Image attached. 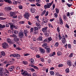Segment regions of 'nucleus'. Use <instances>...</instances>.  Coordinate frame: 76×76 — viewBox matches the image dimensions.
Instances as JSON below:
<instances>
[{
    "label": "nucleus",
    "mask_w": 76,
    "mask_h": 76,
    "mask_svg": "<svg viewBox=\"0 0 76 76\" xmlns=\"http://www.w3.org/2000/svg\"><path fill=\"white\" fill-rule=\"evenodd\" d=\"M13 57H16V53L13 54Z\"/></svg>",
    "instance_id": "e2e57ef3"
},
{
    "label": "nucleus",
    "mask_w": 76,
    "mask_h": 76,
    "mask_svg": "<svg viewBox=\"0 0 76 76\" xmlns=\"http://www.w3.org/2000/svg\"><path fill=\"white\" fill-rule=\"evenodd\" d=\"M47 29H48V27H45L44 28H42V31L43 32H47L48 31Z\"/></svg>",
    "instance_id": "1a4fd4ad"
},
{
    "label": "nucleus",
    "mask_w": 76,
    "mask_h": 76,
    "mask_svg": "<svg viewBox=\"0 0 76 76\" xmlns=\"http://www.w3.org/2000/svg\"><path fill=\"white\" fill-rule=\"evenodd\" d=\"M53 1H52L50 3H47V5H44V7L45 9H49L50 8V7L51 6V5L53 4Z\"/></svg>",
    "instance_id": "f257e3e1"
},
{
    "label": "nucleus",
    "mask_w": 76,
    "mask_h": 76,
    "mask_svg": "<svg viewBox=\"0 0 76 76\" xmlns=\"http://www.w3.org/2000/svg\"><path fill=\"white\" fill-rule=\"evenodd\" d=\"M36 26H37V28H38L39 29H41V24L39 23H36Z\"/></svg>",
    "instance_id": "f8f14e48"
},
{
    "label": "nucleus",
    "mask_w": 76,
    "mask_h": 76,
    "mask_svg": "<svg viewBox=\"0 0 76 76\" xmlns=\"http://www.w3.org/2000/svg\"><path fill=\"white\" fill-rule=\"evenodd\" d=\"M49 26L50 28H53V26L52 25V24H49Z\"/></svg>",
    "instance_id": "8fccbe9b"
},
{
    "label": "nucleus",
    "mask_w": 76,
    "mask_h": 76,
    "mask_svg": "<svg viewBox=\"0 0 76 76\" xmlns=\"http://www.w3.org/2000/svg\"><path fill=\"white\" fill-rule=\"evenodd\" d=\"M15 12H10V15L11 16H13L15 15Z\"/></svg>",
    "instance_id": "393cba45"
},
{
    "label": "nucleus",
    "mask_w": 76,
    "mask_h": 76,
    "mask_svg": "<svg viewBox=\"0 0 76 76\" xmlns=\"http://www.w3.org/2000/svg\"><path fill=\"white\" fill-rule=\"evenodd\" d=\"M37 40L40 41H42V36H39L37 39Z\"/></svg>",
    "instance_id": "b1692460"
},
{
    "label": "nucleus",
    "mask_w": 76,
    "mask_h": 76,
    "mask_svg": "<svg viewBox=\"0 0 76 76\" xmlns=\"http://www.w3.org/2000/svg\"><path fill=\"white\" fill-rule=\"evenodd\" d=\"M30 34H32L33 32H34V28H31L30 29Z\"/></svg>",
    "instance_id": "c756f323"
},
{
    "label": "nucleus",
    "mask_w": 76,
    "mask_h": 76,
    "mask_svg": "<svg viewBox=\"0 0 76 76\" xmlns=\"http://www.w3.org/2000/svg\"><path fill=\"white\" fill-rule=\"evenodd\" d=\"M73 56V53H70V55H69V57L70 58H71Z\"/></svg>",
    "instance_id": "ea45409f"
},
{
    "label": "nucleus",
    "mask_w": 76,
    "mask_h": 76,
    "mask_svg": "<svg viewBox=\"0 0 76 76\" xmlns=\"http://www.w3.org/2000/svg\"><path fill=\"white\" fill-rule=\"evenodd\" d=\"M2 47L4 48H6L9 47L8 44L7 43H4L2 44Z\"/></svg>",
    "instance_id": "423d86ee"
},
{
    "label": "nucleus",
    "mask_w": 76,
    "mask_h": 76,
    "mask_svg": "<svg viewBox=\"0 0 76 76\" xmlns=\"http://www.w3.org/2000/svg\"><path fill=\"white\" fill-rule=\"evenodd\" d=\"M23 34H24L26 37H28L29 35V31L27 30H24L23 32Z\"/></svg>",
    "instance_id": "39448f33"
},
{
    "label": "nucleus",
    "mask_w": 76,
    "mask_h": 76,
    "mask_svg": "<svg viewBox=\"0 0 76 76\" xmlns=\"http://www.w3.org/2000/svg\"><path fill=\"white\" fill-rule=\"evenodd\" d=\"M58 66L59 67H63V64H59L58 65Z\"/></svg>",
    "instance_id": "6e6d98bb"
},
{
    "label": "nucleus",
    "mask_w": 76,
    "mask_h": 76,
    "mask_svg": "<svg viewBox=\"0 0 76 76\" xmlns=\"http://www.w3.org/2000/svg\"><path fill=\"white\" fill-rule=\"evenodd\" d=\"M4 1L6 3H8L9 4H12V2L11 0H4Z\"/></svg>",
    "instance_id": "4468645a"
},
{
    "label": "nucleus",
    "mask_w": 76,
    "mask_h": 76,
    "mask_svg": "<svg viewBox=\"0 0 76 76\" xmlns=\"http://www.w3.org/2000/svg\"><path fill=\"white\" fill-rule=\"evenodd\" d=\"M67 64L69 66H71L72 65V62L70 61H67Z\"/></svg>",
    "instance_id": "aec40b11"
},
{
    "label": "nucleus",
    "mask_w": 76,
    "mask_h": 76,
    "mask_svg": "<svg viewBox=\"0 0 76 76\" xmlns=\"http://www.w3.org/2000/svg\"><path fill=\"white\" fill-rule=\"evenodd\" d=\"M67 47L69 48H72V46H71V44H68Z\"/></svg>",
    "instance_id": "a19ab883"
},
{
    "label": "nucleus",
    "mask_w": 76,
    "mask_h": 76,
    "mask_svg": "<svg viewBox=\"0 0 76 76\" xmlns=\"http://www.w3.org/2000/svg\"><path fill=\"white\" fill-rule=\"evenodd\" d=\"M59 23L61 25H63V21L61 17L59 18Z\"/></svg>",
    "instance_id": "a211bd4d"
},
{
    "label": "nucleus",
    "mask_w": 76,
    "mask_h": 76,
    "mask_svg": "<svg viewBox=\"0 0 76 76\" xmlns=\"http://www.w3.org/2000/svg\"><path fill=\"white\" fill-rule=\"evenodd\" d=\"M55 10L57 13H59V9H58V8H55Z\"/></svg>",
    "instance_id": "2f4dec72"
},
{
    "label": "nucleus",
    "mask_w": 76,
    "mask_h": 76,
    "mask_svg": "<svg viewBox=\"0 0 76 76\" xmlns=\"http://www.w3.org/2000/svg\"><path fill=\"white\" fill-rule=\"evenodd\" d=\"M66 16L68 17H69V16L70 17V12H68V13L67 14Z\"/></svg>",
    "instance_id": "338daca9"
},
{
    "label": "nucleus",
    "mask_w": 76,
    "mask_h": 76,
    "mask_svg": "<svg viewBox=\"0 0 76 76\" xmlns=\"http://www.w3.org/2000/svg\"><path fill=\"white\" fill-rule=\"evenodd\" d=\"M14 41H15V42H18L19 41V38H18V37H16L14 38Z\"/></svg>",
    "instance_id": "6ab92c4d"
},
{
    "label": "nucleus",
    "mask_w": 76,
    "mask_h": 76,
    "mask_svg": "<svg viewBox=\"0 0 76 76\" xmlns=\"http://www.w3.org/2000/svg\"><path fill=\"white\" fill-rule=\"evenodd\" d=\"M48 41H49V42H50V41H52V39H52V38H51V37H48Z\"/></svg>",
    "instance_id": "58836bf2"
},
{
    "label": "nucleus",
    "mask_w": 76,
    "mask_h": 76,
    "mask_svg": "<svg viewBox=\"0 0 76 76\" xmlns=\"http://www.w3.org/2000/svg\"><path fill=\"white\" fill-rule=\"evenodd\" d=\"M19 23L20 24H24L25 23V21H20Z\"/></svg>",
    "instance_id": "37998d69"
},
{
    "label": "nucleus",
    "mask_w": 76,
    "mask_h": 76,
    "mask_svg": "<svg viewBox=\"0 0 76 76\" xmlns=\"http://www.w3.org/2000/svg\"><path fill=\"white\" fill-rule=\"evenodd\" d=\"M22 75H23L24 76H27L28 75V72L26 71H24L23 73H21Z\"/></svg>",
    "instance_id": "dca6fc26"
},
{
    "label": "nucleus",
    "mask_w": 76,
    "mask_h": 76,
    "mask_svg": "<svg viewBox=\"0 0 76 76\" xmlns=\"http://www.w3.org/2000/svg\"><path fill=\"white\" fill-rule=\"evenodd\" d=\"M42 20L43 23H46L48 22V19L47 18L45 17L42 18Z\"/></svg>",
    "instance_id": "6e6552de"
},
{
    "label": "nucleus",
    "mask_w": 76,
    "mask_h": 76,
    "mask_svg": "<svg viewBox=\"0 0 76 76\" xmlns=\"http://www.w3.org/2000/svg\"><path fill=\"white\" fill-rule=\"evenodd\" d=\"M66 73H68L70 72V71L69 70V68H67L65 70Z\"/></svg>",
    "instance_id": "7c9ffc66"
},
{
    "label": "nucleus",
    "mask_w": 76,
    "mask_h": 76,
    "mask_svg": "<svg viewBox=\"0 0 76 76\" xmlns=\"http://www.w3.org/2000/svg\"><path fill=\"white\" fill-rule=\"evenodd\" d=\"M45 12H46V10H44L41 15V16H43L45 14Z\"/></svg>",
    "instance_id": "4c0bfd02"
},
{
    "label": "nucleus",
    "mask_w": 76,
    "mask_h": 76,
    "mask_svg": "<svg viewBox=\"0 0 76 76\" xmlns=\"http://www.w3.org/2000/svg\"><path fill=\"white\" fill-rule=\"evenodd\" d=\"M45 35L46 37H48V36H49V34L47 32L45 33Z\"/></svg>",
    "instance_id": "13d9d810"
},
{
    "label": "nucleus",
    "mask_w": 76,
    "mask_h": 76,
    "mask_svg": "<svg viewBox=\"0 0 76 76\" xmlns=\"http://www.w3.org/2000/svg\"><path fill=\"white\" fill-rule=\"evenodd\" d=\"M31 13H35V8H32L31 10Z\"/></svg>",
    "instance_id": "a878e982"
},
{
    "label": "nucleus",
    "mask_w": 76,
    "mask_h": 76,
    "mask_svg": "<svg viewBox=\"0 0 76 76\" xmlns=\"http://www.w3.org/2000/svg\"><path fill=\"white\" fill-rule=\"evenodd\" d=\"M7 41L8 43L9 44H12V41H11V40L9 38H7Z\"/></svg>",
    "instance_id": "4be33fe9"
},
{
    "label": "nucleus",
    "mask_w": 76,
    "mask_h": 76,
    "mask_svg": "<svg viewBox=\"0 0 76 76\" xmlns=\"http://www.w3.org/2000/svg\"><path fill=\"white\" fill-rule=\"evenodd\" d=\"M36 56L37 58H40V57H41V56H39V55H36Z\"/></svg>",
    "instance_id": "69168bd1"
},
{
    "label": "nucleus",
    "mask_w": 76,
    "mask_h": 76,
    "mask_svg": "<svg viewBox=\"0 0 76 76\" xmlns=\"http://www.w3.org/2000/svg\"><path fill=\"white\" fill-rule=\"evenodd\" d=\"M45 49H46V52H47V53H50V47L48 46V47L47 48H45Z\"/></svg>",
    "instance_id": "2eb2a0df"
},
{
    "label": "nucleus",
    "mask_w": 76,
    "mask_h": 76,
    "mask_svg": "<svg viewBox=\"0 0 76 76\" xmlns=\"http://www.w3.org/2000/svg\"><path fill=\"white\" fill-rule=\"evenodd\" d=\"M34 31H38L39 28L37 27H34Z\"/></svg>",
    "instance_id": "c85d7f7f"
},
{
    "label": "nucleus",
    "mask_w": 76,
    "mask_h": 76,
    "mask_svg": "<svg viewBox=\"0 0 76 76\" xmlns=\"http://www.w3.org/2000/svg\"><path fill=\"white\" fill-rule=\"evenodd\" d=\"M30 13L28 12H26L25 14L24 15V18H26L27 20H29V17H30Z\"/></svg>",
    "instance_id": "f03ea898"
},
{
    "label": "nucleus",
    "mask_w": 76,
    "mask_h": 76,
    "mask_svg": "<svg viewBox=\"0 0 76 76\" xmlns=\"http://www.w3.org/2000/svg\"><path fill=\"white\" fill-rule=\"evenodd\" d=\"M65 27H66L68 29H69V26L67 24H66Z\"/></svg>",
    "instance_id": "0e129e2a"
},
{
    "label": "nucleus",
    "mask_w": 76,
    "mask_h": 76,
    "mask_svg": "<svg viewBox=\"0 0 76 76\" xmlns=\"http://www.w3.org/2000/svg\"><path fill=\"white\" fill-rule=\"evenodd\" d=\"M23 63L24 64V65H26L28 64V62L26 61H23Z\"/></svg>",
    "instance_id": "e433bc0d"
},
{
    "label": "nucleus",
    "mask_w": 76,
    "mask_h": 76,
    "mask_svg": "<svg viewBox=\"0 0 76 76\" xmlns=\"http://www.w3.org/2000/svg\"><path fill=\"white\" fill-rule=\"evenodd\" d=\"M64 18L65 20H66L67 19V17L65 15H64Z\"/></svg>",
    "instance_id": "4d7b16f0"
},
{
    "label": "nucleus",
    "mask_w": 76,
    "mask_h": 76,
    "mask_svg": "<svg viewBox=\"0 0 76 76\" xmlns=\"http://www.w3.org/2000/svg\"><path fill=\"white\" fill-rule=\"evenodd\" d=\"M20 57V54H18V53H16V57L17 59H19Z\"/></svg>",
    "instance_id": "bb28decb"
},
{
    "label": "nucleus",
    "mask_w": 76,
    "mask_h": 76,
    "mask_svg": "<svg viewBox=\"0 0 76 76\" xmlns=\"http://www.w3.org/2000/svg\"><path fill=\"white\" fill-rule=\"evenodd\" d=\"M31 64L32 65H33L34 64V59L33 58H31L30 60Z\"/></svg>",
    "instance_id": "5701e85b"
},
{
    "label": "nucleus",
    "mask_w": 76,
    "mask_h": 76,
    "mask_svg": "<svg viewBox=\"0 0 76 76\" xmlns=\"http://www.w3.org/2000/svg\"><path fill=\"white\" fill-rule=\"evenodd\" d=\"M58 45H59V43L58 42H56L54 45V46L55 47H58Z\"/></svg>",
    "instance_id": "72a5a7b5"
},
{
    "label": "nucleus",
    "mask_w": 76,
    "mask_h": 76,
    "mask_svg": "<svg viewBox=\"0 0 76 76\" xmlns=\"http://www.w3.org/2000/svg\"><path fill=\"white\" fill-rule=\"evenodd\" d=\"M48 44L47 43H44L43 44V45H42V47H43L44 49L45 48H47L49 46H47Z\"/></svg>",
    "instance_id": "9d476101"
},
{
    "label": "nucleus",
    "mask_w": 76,
    "mask_h": 76,
    "mask_svg": "<svg viewBox=\"0 0 76 76\" xmlns=\"http://www.w3.org/2000/svg\"><path fill=\"white\" fill-rule=\"evenodd\" d=\"M61 41L63 44H64L66 42V37L64 35H63L62 37Z\"/></svg>",
    "instance_id": "7ed1b4c3"
},
{
    "label": "nucleus",
    "mask_w": 76,
    "mask_h": 76,
    "mask_svg": "<svg viewBox=\"0 0 76 76\" xmlns=\"http://www.w3.org/2000/svg\"><path fill=\"white\" fill-rule=\"evenodd\" d=\"M55 7H56V5L54 3L53 5L52 10H54Z\"/></svg>",
    "instance_id": "3c124183"
},
{
    "label": "nucleus",
    "mask_w": 76,
    "mask_h": 76,
    "mask_svg": "<svg viewBox=\"0 0 76 76\" xmlns=\"http://www.w3.org/2000/svg\"><path fill=\"white\" fill-rule=\"evenodd\" d=\"M4 74L5 76H8L9 75V71H5L4 72Z\"/></svg>",
    "instance_id": "412c9836"
},
{
    "label": "nucleus",
    "mask_w": 76,
    "mask_h": 76,
    "mask_svg": "<svg viewBox=\"0 0 76 76\" xmlns=\"http://www.w3.org/2000/svg\"><path fill=\"white\" fill-rule=\"evenodd\" d=\"M66 5H67V6H68V7H71V6H72V3H71L70 4H69L68 3H67L66 4Z\"/></svg>",
    "instance_id": "f704fd0d"
},
{
    "label": "nucleus",
    "mask_w": 76,
    "mask_h": 76,
    "mask_svg": "<svg viewBox=\"0 0 76 76\" xmlns=\"http://www.w3.org/2000/svg\"><path fill=\"white\" fill-rule=\"evenodd\" d=\"M50 73L51 75H54V72L53 71H51L50 72Z\"/></svg>",
    "instance_id": "473e14b6"
},
{
    "label": "nucleus",
    "mask_w": 76,
    "mask_h": 76,
    "mask_svg": "<svg viewBox=\"0 0 76 76\" xmlns=\"http://www.w3.org/2000/svg\"><path fill=\"white\" fill-rule=\"evenodd\" d=\"M57 54L58 56H60V55H61V52L60 51H58L57 52Z\"/></svg>",
    "instance_id": "79ce46f5"
},
{
    "label": "nucleus",
    "mask_w": 76,
    "mask_h": 76,
    "mask_svg": "<svg viewBox=\"0 0 76 76\" xmlns=\"http://www.w3.org/2000/svg\"><path fill=\"white\" fill-rule=\"evenodd\" d=\"M0 76H4V73L2 72H0Z\"/></svg>",
    "instance_id": "de8ad7c7"
},
{
    "label": "nucleus",
    "mask_w": 76,
    "mask_h": 76,
    "mask_svg": "<svg viewBox=\"0 0 76 76\" xmlns=\"http://www.w3.org/2000/svg\"><path fill=\"white\" fill-rule=\"evenodd\" d=\"M14 69H15V67L14 66H12L10 67V68L9 69V70L10 71V72H12V71H13Z\"/></svg>",
    "instance_id": "ddd939ff"
},
{
    "label": "nucleus",
    "mask_w": 76,
    "mask_h": 76,
    "mask_svg": "<svg viewBox=\"0 0 76 76\" xmlns=\"http://www.w3.org/2000/svg\"><path fill=\"white\" fill-rule=\"evenodd\" d=\"M18 8L19 9H23V6L21 5H19L18 6Z\"/></svg>",
    "instance_id": "49530a36"
},
{
    "label": "nucleus",
    "mask_w": 76,
    "mask_h": 76,
    "mask_svg": "<svg viewBox=\"0 0 76 76\" xmlns=\"http://www.w3.org/2000/svg\"><path fill=\"white\" fill-rule=\"evenodd\" d=\"M14 34H15V35H16L17 34H18V31L16 30H15L14 32Z\"/></svg>",
    "instance_id": "603ef678"
},
{
    "label": "nucleus",
    "mask_w": 76,
    "mask_h": 76,
    "mask_svg": "<svg viewBox=\"0 0 76 76\" xmlns=\"http://www.w3.org/2000/svg\"><path fill=\"white\" fill-rule=\"evenodd\" d=\"M1 56H6V54L5 53L4 51H3L1 52Z\"/></svg>",
    "instance_id": "cd10ccee"
},
{
    "label": "nucleus",
    "mask_w": 76,
    "mask_h": 76,
    "mask_svg": "<svg viewBox=\"0 0 76 76\" xmlns=\"http://www.w3.org/2000/svg\"><path fill=\"white\" fill-rule=\"evenodd\" d=\"M30 54L29 53H26L24 54V56H29Z\"/></svg>",
    "instance_id": "774afa93"
},
{
    "label": "nucleus",
    "mask_w": 76,
    "mask_h": 76,
    "mask_svg": "<svg viewBox=\"0 0 76 76\" xmlns=\"http://www.w3.org/2000/svg\"><path fill=\"white\" fill-rule=\"evenodd\" d=\"M54 15H55V18H57V17H58V13H55L54 14Z\"/></svg>",
    "instance_id": "c03bdc74"
},
{
    "label": "nucleus",
    "mask_w": 76,
    "mask_h": 76,
    "mask_svg": "<svg viewBox=\"0 0 76 76\" xmlns=\"http://www.w3.org/2000/svg\"><path fill=\"white\" fill-rule=\"evenodd\" d=\"M39 51L41 54H43L45 53V50L44 49L39 48Z\"/></svg>",
    "instance_id": "0eeeda50"
},
{
    "label": "nucleus",
    "mask_w": 76,
    "mask_h": 76,
    "mask_svg": "<svg viewBox=\"0 0 76 76\" xmlns=\"http://www.w3.org/2000/svg\"><path fill=\"white\" fill-rule=\"evenodd\" d=\"M30 70L32 72H35V69H34V68H31L30 69Z\"/></svg>",
    "instance_id": "052dcab7"
},
{
    "label": "nucleus",
    "mask_w": 76,
    "mask_h": 76,
    "mask_svg": "<svg viewBox=\"0 0 76 76\" xmlns=\"http://www.w3.org/2000/svg\"><path fill=\"white\" fill-rule=\"evenodd\" d=\"M18 36L20 38H23V32L22 31L18 33Z\"/></svg>",
    "instance_id": "20e7f679"
},
{
    "label": "nucleus",
    "mask_w": 76,
    "mask_h": 76,
    "mask_svg": "<svg viewBox=\"0 0 76 76\" xmlns=\"http://www.w3.org/2000/svg\"><path fill=\"white\" fill-rule=\"evenodd\" d=\"M34 34H35V35H36L38 34V31H33Z\"/></svg>",
    "instance_id": "a18cd8bd"
},
{
    "label": "nucleus",
    "mask_w": 76,
    "mask_h": 76,
    "mask_svg": "<svg viewBox=\"0 0 76 76\" xmlns=\"http://www.w3.org/2000/svg\"><path fill=\"white\" fill-rule=\"evenodd\" d=\"M8 24L10 25V28L11 30H13V28L15 27V26L13 24H12V23H9Z\"/></svg>",
    "instance_id": "9b49d317"
},
{
    "label": "nucleus",
    "mask_w": 76,
    "mask_h": 76,
    "mask_svg": "<svg viewBox=\"0 0 76 76\" xmlns=\"http://www.w3.org/2000/svg\"><path fill=\"white\" fill-rule=\"evenodd\" d=\"M11 36L12 37H13V38H16L17 36L16 35H15V34H13L12 35H11Z\"/></svg>",
    "instance_id": "864d4df0"
},
{
    "label": "nucleus",
    "mask_w": 76,
    "mask_h": 76,
    "mask_svg": "<svg viewBox=\"0 0 76 76\" xmlns=\"http://www.w3.org/2000/svg\"><path fill=\"white\" fill-rule=\"evenodd\" d=\"M40 61H42V62H44V58H40Z\"/></svg>",
    "instance_id": "5fc2aeb1"
},
{
    "label": "nucleus",
    "mask_w": 76,
    "mask_h": 76,
    "mask_svg": "<svg viewBox=\"0 0 76 76\" xmlns=\"http://www.w3.org/2000/svg\"><path fill=\"white\" fill-rule=\"evenodd\" d=\"M57 32H58L59 34H60V28L59 27H58L57 28Z\"/></svg>",
    "instance_id": "c9c22d12"
},
{
    "label": "nucleus",
    "mask_w": 76,
    "mask_h": 76,
    "mask_svg": "<svg viewBox=\"0 0 76 76\" xmlns=\"http://www.w3.org/2000/svg\"><path fill=\"white\" fill-rule=\"evenodd\" d=\"M5 9L6 11H10L12 10V8L9 7H6Z\"/></svg>",
    "instance_id": "f3484780"
},
{
    "label": "nucleus",
    "mask_w": 76,
    "mask_h": 76,
    "mask_svg": "<svg viewBox=\"0 0 76 76\" xmlns=\"http://www.w3.org/2000/svg\"><path fill=\"white\" fill-rule=\"evenodd\" d=\"M59 34L58 37L59 39V40H61V39L62 38V37H61V35H60V34Z\"/></svg>",
    "instance_id": "bf43d9fd"
},
{
    "label": "nucleus",
    "mask_w": 76,
    "mask_h": 76,
    "mask_svg": "<svg viewBox=\"0 0 76 76\" xmlns=\"http://www.w3.org/2000/svg\"><path fill=\"white\" fill-rule=\"evenodd\" d=\"M56 75H57V76H61V75H60V73L59 72H57L56 73Z\"/></svg>",
    "instance_id": "680f3d73"
},
{
    "label": "nucleus",
    "mask_w": 76,
    "mask_h": 76,
    "mask_svg": "<svg viewBox=\"0 0 76 76\" xmlns=\"http://www.w3.org/2000/svg\"><path fill=\"white\" fill-rule=\"evenodd\" d=\"M13 4H14L16 5L17 4H18V1H14L13 2Z\"/></svg>",
    "instance_id": "09e8293b"
}]
</instances>
